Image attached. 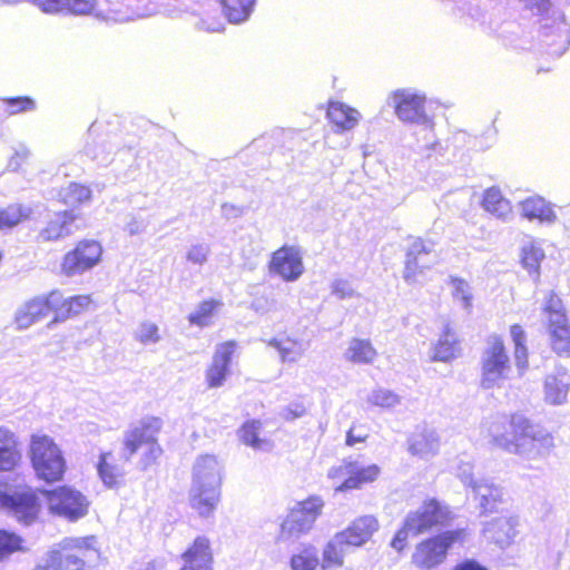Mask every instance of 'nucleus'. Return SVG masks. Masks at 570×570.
Segmentation results:
<instances>
[{
  "label": "nucleus",
  "mask_w": 570,
  "mask_h": 570,
  "mask_svg": "<svg viewBox=\"0 0 570 570\" xmlns=\"http://www.w3.org/2000/svg\"><path fill=\"white\" fill-rule=\"evenodd\" d=\"M61 569V553L58 550L48 551L42 558L39 559L32 570H60Z\"/></svg>",
  "instance_id": "3c124183"
},
{
  "label": "nucleus",
  "mask_w": 570,
  "mask_h": 570,
  "mask_svg": "<svg viewBox=\"0 0 570 570\" xmlns=\"http://www.w3.org/2000/svg\"><path fill=\"white\" fill-rule=\"evenodd\" d=\"M304 411H305V410H304V407H303V406L297 405V406H296V409H295V411H293V416H292V417L294 419V417H299V416H302V415L304 414Z\"/></svg>",
  "instance_id": "774afa93"
},
{
  "label": "nucleus",
  "mask_w": 570,
  "mask_h": 570,
  "mask_svg": "<svg viewBox=\"0 0 570 570\" xmlns=\"http://www.w3.org/2000/svg\"><path fill=\"white\" fill-rule=\"evenodd\" d=\"M137 570H161V567L158 563L150 561V562L142 564Z\"/></svg>",
  "instance_id": "69168bd1"
},
{
  "label": "nucleus",
  "mask_w": 570,
  "mask_h": 570,
  "mask_svg": "<svg viewBox=\"0 0 570 570\" xmlns=\"http://www.w3.org/2000/svg\"><path fill=\"white\" fill-rule=\"evenodd\" d=\"M327 117L335 128V132L354 129L362 116L361 112L340 101L331 102L327 109Z\"/></svg>",
  "instance_id": "cd10ccee"
},
{
  "label": "nucleus",
  "mask_w": 570,
  "mask_h": 570,
  "mask_svg": "<svg viewBox=\"0 0 570 570\" xmlns=\"http://www.w3.org/2000/svg\"><path fill=\"white\" fill-rule=\"evenodd\" d=\"M347 542L345 534L340 531L326 542L322 551L323 570L338 569L344 566L345 556L355 549Z\"/></svg>",
  "instance_id": "393cba45"
},
{
  "label": "nucleus",
  "mask_w": 570,
  "mask_h": 570,
  "mask_svg": "<svg viewBox=\"0 0 570 570\" xmlns=\"http://www.w3.org/2000/svg\"><path fill=\"white\" fill-rule=\"evenodd\" d=\"M160 429V421L150 417L140 422L139 425L132 428L125 435L124 456L128 461L131 455L138 451H142L141 465L146 469L154 463L161 454V448L156 441V434Z\"/></svg>",
  "instance_id": "0eeeda50"
},
{
  "label": "nucleus",
  "mask_w": 570,
  "mask_h": 570,
  "mask_svg": "<svg viewBox=\"0 0 570 570\" xmlns=\"http://www.w3.org/2000/svg\"><path fill=\"white\" fill-rule=\"evenodd\" d=\"M180 570H213V551L206 537H197L181 556Z\"/></svg>",
  "instance_id": "5701e85b"
},
{
  "label": "nucleus",
  "mask_w": 570,
  "mask_h": 570,
  "mask_svg": "<svg viewBox=\"0 0 570 570\" xmlns=\"http://www.w3.org/2000/svg\"><path fill=\"white\" fill-rule=\"evenodd\" d=\"M261 428V423L258 421L246 422L240 431L239 435L242 441L252 446L255 450H268L269 443L266 440L258 438V430Z\"/></svg>",
  "instance_id": "a19ab883"
},
{
  "label": "nucleus",
  "mask_w": 570,
  "mask_h": 570,
  "mask_svg": "<svg viewBox=\"0 0 570 570\" xmlns=\"http://www.w3.org/2000/svg\"><path fill=\"white\" fill-rule=\"evenodd\" d=\"M376 356L377 352L368 340L353 338L345 351V358L358 364L373 363Z\"/></svg>",
  "instance_id": "e433bc0d"
},
{
  "label": "nucleus",
  "mask_w": 570,
  "mask_h": 570,
  "mask_svg": "<svg viewBox=\"0 0 570 570\" xmlns=\"http://www.w3.org/2000/svg\"><path fill=\"white\" fill-rule=\"evenodd\" d=\"M548 331L552 350L563 357H570V325L561 299L550 294L544 305Z\"/></svg>",
  "instance_id": "9d476101"
},
{
  "label": "nucleus",
  "mask_w": 570,
  "mask_h": 570,
  "mask_svg": "<svg viewBox=\"0 0 570 570\" xmlns=\"http://www.w3.org/2000/svg\"><path fill=\"white\" fill-rule=\"evenodd\" d=\"M219 305L220 303L214 299L200 303L197 308L189 314V323L199 327L208 326L212 322L216 308Z\"/></svg>",
  "instance_id": "79ce46f5"
},
{
  "label": "nucleus",
  "mask_w": 570,
  "mask_h": 570,
  "mask_svg": "<svg viewBox=\"0 0 570 570\" xmlns=\"http://www.w3.org/2000/svg\"><path fill=\"white\" fill-rule=\"evenodd\" d=\"M66 9L75 14H95L108 22H126L132 19L122 10L118 0H66Z\"/></svg>",
  "instance_id": "2eb2a0df"
},
{
  "label": "nucleus",
  "mask_w": 570,
  "mask_h": 570,
  "mask_svg": "<svg viewBox=\"0 0 570 570\" xmlns=\"http://www.w3.org/2000/svg\"><path fill=\"white\" fill-rule=\"evenodd\" d=\"M253 307L258 313H266L268 308L263 304V298H256L253 302Z\"/></svg>",
  "instance_id": "0e129e2a"
},
{
  "label": "nucleus",
  "mask_w": 570,
  "mask_h": 570,
  "mask_svg": "<svg viewBox=\"0 0 570 570\" xmlns=\"http://www.w3.org/2000/svg\"><path fill=\"white\" fill-rule=\"evenodd\" d=\"M76 218L72 212L56 213L40 230L39 238L43 242H55L71 235L77 229Z\"/></svg>",
  "instance_id": "a878e982"
},
{
  "label": "nucleus",
  "mask_w": 570,
  "mask_h": 570,
  "mask_svg": "<svg viewBox=\"0 0 570 570\" xmlns=\"http://www.w3.org/2000/svg\"><path fill=\"white\" fill-rule=\"evenodd\" d=\"M50 513L75 522L88 514L90 502L80 491L63 485L51 491H42Z\"/></svg>",
  "instance_id": "1a4fd4ad"
},
{
  "label": "nucleus",
  "mask_w": 570,
  "mask_h": 570,
  "mask_svg": "<svg viewBox=\"0 0 570 570\" xmlns=\"http://www.w3.org/2000/svg\"><path fill=\"white\" fill-rule=\"evenodd\" d=\"M234 342H225L216 347L212 364L206 371L207 385L210 389L222 386L230 374L232 356L235 352Z\"/></svg>",
  "instance_id": "4be33fe9"
},
{
  "label": "nucleus",
  "mask_w": 570,
  "mask_h": 570,
  "mask_svg": "<svg viewBox=\"0 0 570 570\" xmlns=\"http://www.w3.org/2000/svg\"><path fill=\"white\" fill-rule=\"evenodd\" d=\"M367 401L375 406L394 407L400 404L401 399L390 390L376 389L371 392Z\"/></svg>",
  "instance_id": "49530a36"
},
{
  "label": "nucleus",
  "mask_w": 570,
  "mask_h": 570,
  "mask_svg": "<svg viewBox=\"0 0 570 570\" xmlns=\"http://www.w3.org/2000/svg\"><path fill=\"white\" fill-rule=\"evenodd\" d=\"M21 2H29V0H0V6H16Z\"/></svg>",
  "instance_id": "338daca9"
},
{
  "label": "nucleus",
  "mask_w": 570,
  "mask_h": 570,
  "mask_svg": "<svg viewBox=\"0 0 570 570\" xmlns=\"http://www.w3.org/2000/svg\"><path fill=\"white\" fill-rule=\"evenodd\" d=\"M209 254V246L205 243H199L194 244L188 248L186 258L193 264L204 265L207 262Z\"/></svg>",
  "instance_id": "603ef678"
},
{
  "label": "nucleus",
  "mask_w": 570,
  "mask_h": 570,
  "mask_svg": "<svg viewBox=\"0 0 570 570\" xmlns=\"http://www.w3.org/2000/svg\"><path fill=\"white\" fill-rule=\"evenodd\" d=\"M544 258L543 250L530 245L522 250V264L530 273H538L541 261Z\"/></svg>",
  "instance_id": "de8ad7c7"
},
{
  "label": "nucleus",
  "mask_w": 570,
  "mask_h": 570,
  "mask_svg": "<svg viewBox=\"0 0 570 570\" xmlns=\"http://www.w3.org/2000/svg\"><path fill=\"white\" fill-rule=\"evenodd\" d=\"M269 273L285 282H295L304 273L302 252L296 246H283L272 254Z\"/></svg>",
  "instance_id": "f3484780"
},
{
  "label": "nucleus",
  "mask_w": 570,
  "mask_h": 570,
  "mask_svg": "<svg viewBox=\"0 0 570 570\" xmlns=\"http://www.w3.org/2000/svg\"><path fill=\"white\" fill-rule=\"evenodd\" d=\"M223 464L215 455H199L193 465L188 491L189 507L198 517L214 515L222 497Z\"/></svg>",
  "instance_id": "f03ea898"
},
{
  "label": "nucleus",
  "mask_w": 570,
  "mask_h": 570,
  "mask_svg": "<svg viewBox=\"0 0 570 570\" xmlns=\"http://www.w3.org/2000/svg\"><path fill=\"white\" fill-rule=\"evenodd\" d=\"M321 563L318 549L312 543H302L289 559L292 570H316Z\"/></svg>",
  "instance_id": "c9c22d12"
},
{
  "label": "nucleus",
  "mask_w": 570,
  "mask_h": 570,
  "mask_svg": "<svg viewBox=\"0 0 570 570\" xmlns=\"http://www.w3.org/2000/svg\"><path fill=\"white\" fill-rule=\"evenodd\" d=\"M514 360L515 366L520 375H523L528 370V348L525 344L514 345Z\"/></svg>",
  "instance_id": "13d9d810"
},
{
  "label": "nucleus",
  "mask_w": 570,
  "mask_h": 570,
  "mask_svg": "<svg viewBox=\"0 0 570 570\" xmlns=\"http://www.w3.org/2000/svg\"><path fill=\"white\" fill-rule=\"evenodd\" d=\"M59 291H52L48 295L36 296L22 304L16 313V323L19 328H29L35 323L55 313L59 305Z\"/></svg>",
  "instance_id": "a211bd4d"
},
{
  "label": "nucleus",
  "mask_w": 570,
  "mask_h": 570,
  "mask_svg": "<svg viewBox=\"0 0 570 570\" xmlns=\"http://www.w3.org/2000/svg\"><path fill=\"white\" fill-rule=\"evenodd\" d=\"M59 305L55 307V318L49 323V327L58 322H63L69 317H73L86 311L91 304L89 295H77L65 298L62 293L59 292Z\"/></svg>",
  "instance_id": "2f4dec72"
},
{
  "label": "nucleus",
  "mask_w": 570,
  "mask_h": 570,
  "mask_svg": "<svg viewBox=\"0 0 570 570\" xmlns=\"http://www.w3.org/2000/svg\"><path fill=\"white\" fill-rule=\"evenodd\" d=\"M541 38L550 55L560 57L566 52L570 45V24L562 12L553 10L542 18Z\"/></svg>",
  "instance_id": "4468645a"
},
{
  "label": "nucleus",
  "mask_w": 570,
  "mask_h": 570,
  "mask_svg": "<svg viewBox=\"0 0 570 570\" xmlns=\"http://www.w3.org/2000/svg\"><path fill=\"white\" fill-rule=\"evenodd\" d=\"M461 353L460 342L456 334L446 325L438 342L431 350V360L434 362H450Z\"/></svg>",
  "instance_id": "c756f323"
},
{
  "label": "nucleus",
  "mask_w": 570,
  "mask_h": 570,
  "mask_svg": "<svg viewBox=\"0 0 570 570\" xmlns=\"http://www.w3.org/2000/svg\"><path fill=\"white\" fill-rule=\"evenodd\" d=\"M147 225L145 223V220L140 217H137L135 215H128L127 216V222L125 223V226H124V229L129 234V235H138V234H141L142 232H145Z\"/></svg>",
  "instance_id": "bf43d9fd"
},
{
  "label": "nucleus",
  "mask_w": 570,
  "mask_h": 570,
  "mask_svg": "<svg viewBox=\"0 0 570 570\" xmlns=\"http://www.w3.org/2000/svg\"><path fill=\"white\" fill-rule=\"evenodd\" d=\"M29 3H32L37 8H39L45 13H58L66 9V0H29Z\"/></svg>",
  "instance_id": "6e6d98bb"
},
{
  "label": "nucleus",
  "mask_w": 570,
  "mask_h": 570,
  "mask_svg": "<svg viewBox=\"0 0 570 570\" xmlns=\"http://www.w3.org/2000/svg\"><path fill=\"white\" fill-rule=\"evenodd\" d=\"M30 155L31 151L26 145H18L17 147L13 148V154L8 160L7 168L10 171H18L21 168V166L28 160Z\"/></svg>",
  "instance_id": "864d4df0"
},
{
  "label": "nucleus",
  "mask_w": 570,
  "mask_h": 570,
  "mask_svg": "<svg viewBox=\"0 0 570 570\" xmlns=\"http://www.w3.org/2000/svg\"><path fill=\"white\" fill-rule=\"evenodd\" d=\"M510 334L514 345L525 344V333L520 325H512L510 328Z\"/></svg>",
  "instance_id": "052dcab7"
},
{
  "label": "nucleus",
  "mask_w": 570,
  "mask_h": 570,
  "mask_svg": "<svg viewBox=\"0 0 570 570\" xmlns=\"http://www.w3.org/2000/svg\"><path fill=\"white\" fill-rule=\"evenodd\" d=\"M425 105L426 96L413 88L396 89L386 98V106L394 110L400 121L422 126L433 132L434 120L428 115Z\"/></svg>",
  "instance_id": "423d86ee"
},
{
  "label": "nucleus",
  "mask_w": 570,
  "mask_h": 570,
  "mask_svg": "<svg viewBox=\"0 0 570 570\" xmlns=\"http://www.w3.org/2000/svg\"><path fill=\"white\" fill-rule=\"evenodd\" d=\"M380 473L381 469L376 464L362 465L356 461H344L338 466L331 468L327 475L330 479H344L335 489L337 492H344L374 482Z\"/></svg>",
  "instance_id": "ddd939ff"
},
{
  "label": "nucleus",
  "mask_w": 570,
  "mask_h": 570,
  "mask_svg": "<svg viewBox=\"0 0 570 570\" xmlns=\"http://www.w3.org/2000/svg\"><path fill=\"white\" fill-rule=\"evenodd\" d=\"M102 247L96 240H81L68 252L62 261L61 271L67 276L80 275L95 267L101 257Z\"/></svg>",
  "instance_id": "dca6fc26"
},
{
  "label": "nucleus",
  "mask_w": 570,
  "mask_h": 570,
  "mask_svg": "<svg viewBox=\"0 0 570 570\" xmlns=\"http://www.w3.org/2000/svg\"><path fill=\"white\" fill-rule=\"evenodd\" d=\"M482 206L485 212L503 222H508L512 218L511 203L497 187H491L484 191Z\"/></svg>",
  "instance_id": "473e14b6"
},
{
  "label": "nucleus",
  "mask_w": 570,
  "mask_h": 570,
  "mask_svg": "<svg viewBox=\"0 0 570 570\" xmlns=\"http://www.w3.org/2000/svg\"><path fill=\"white\" fill-rule=\"evenodd\" d=\"M59 196L66 205L78 206L91 199V190L85 185L70 183L60 190Z\"/></svg>",
  "instance_id": "ea45409f"
},
{
  "label": "nucleus",
  "mask_w": 570,
  "mask_h": 570,
  "mask_svg": "<svg viewBox=\"0 0 570 570\" xmlns=\"http://www.w3.org/2000/svg\"><path fill=\"white\" fill-rule=\"evenodd\" d=\"M110 452L102 453L99 458L97 470L102 482L111 488L117 484L118 479L122 475L121 469L115 464Z\"/></svg>",
  "instance_id": "58836bf2"
},
{
  "label": "nucleus",
  "mask_w": 570,
  "mask_h": 570,
  "mask_svg": "<svg viewBox=\"0 0 570 570\" xmlns=\"http://www.w3.org/2000/svg\"><path fill=\"white\" fill-rule=\"evenodd\" d=\"M466 532L463 529L445 531L416 546L412 562L420 569L431 570L443 563L448 550L455 543L464 541Z\"/></svg>",
  "instance_id": "6e6552de"
},
{
  "label": "nucleus",
  "mask_w": 570,
  "mask_h": 570,
  "mask_svg": "<svg viewBox=\"0 0 570 570\" xmlns=\"http://www.w3.org/2000/svg\"><path fill=\"white\" fill-rule=\"evenodd\" d=\"M365 439H366L365 434H355L354 429H351L346 435V444L350 446H353L356 443L364 442Z\"/></svg>",
  "instance_id": "e2e57ef3"
},
{
  "label": "nucleus",
  "mask_w": 570,
  "mask_h": 570,
  "mask_svg": "<svg viewBox=\"0 0 570 570\" xmlns=\"http://www.w3.org/2000/svg\"><path fill=\"white\" fill-rule=\"evenodd\" d=\"M30 215V209L21 205H10L0 209V229L11 228Z\"/></svg>",
  "instance_id": "c03bdc74"
},
{
  "label": "nucleus",
  "mask_w": 570,
  "mask_h": 570,
  "mask_svg": "<svg viewBox=\"0 0 570 570\" xmlns=\"http://www.w3.org/2000/svg\"><path fill=\"white\" fill-rule=\"evenodd\" d=\"M569 392L570 371L563 365H557L543 379V401L551 406H561L568 402Z\"/></svg>",
  "instance_id": "aec40b11"
},
{
  "label": "nucleus",
  "mask_w": 570,
  "mask_h": 570,
  "mask_svg": "<svg viewBox=\"0 0 570 570\" xmlns=\"http://www.w3.org/2000/svg\"><path fill=\"white\" fill-rule=\"evenodd\" d=\"M134 338L142 345H153L161 341V335L156 323L144 321L134 331Z\"/></svg>",
  "instance_id": "37998d69"
},
{
  "label": "nucleus",
  "mask_w": 570,
  "mask_h": 570,
  "mask_svg": "<svg viewBox=\"0 0 570 570\" xmlns=\"http://www.w3.org/2000/svg\"><path fill=\"white\" fill-rule=\"evenodd\" d=\"M223 12L232 23L246 21L255 4V0H222Z\"/></svg>",
  "instance_id": "4c0bfd02"
},
{
  "label": "nucleus",
  "mask_w": 570,
  "mask_h": 570,
  "mask_svg": "<svg viewBox=\"0 0 570 570\" xmlns=\"http://www.w3.org/2000/svg\"><path fill=\"white\" fill-rule=\"evenodd\" d=\"M519 519L515 515H499L485 522L483 537L500 548L509 547L517 537Z\"/></svg>",
  "instance_id": "412c9836"
},
{
  "label": "nucleus",
  "mask_w": 570,
  "mask_h": 570,
  "mask_svg": "<svg viewBox=\"0 0 570 570\" xmlns=\"http://www.w3.org/2000/svg\"><path fill=\"white\" fill-rule=\"evenodd\" d=\"M431 246L421 238H414L407 248L403 279L407 284H422L426 279V271L431 264L425 259L431 253Z\"/></svg>",
  "instance_id": "6ab92c4d"
},
{
  "label": "nucleus",
  "mask_w": 570,
  "mask_h": 570,
  "mask_svg": "<svg viewBox=\"0 0 570 570\" xmlns=\"http://www.w3.org/2000/svg\"><path fill=\"white\" fill-rule=\"evenodd\" d=\"M96 538H65L58 543V551L61 553L60 570H85L99 558L96 547Z\"/></svg>",
  "instance_id": "9b49d317"
},
{
  "label": "nucleus",
  "mask_w": 570,
  "mask_h": 570,
  "mask_svg": "<svg viewBox=\"0 0 570 570\" xmlns=\"http://www.w3.org/2000/svg\"><path fill=\"white\" fill-rule=\"evenodd\" d=\"M20 544V537L4 530H0V560L19 550Z\"/></svg>",
  "instance_id": "8fccbe9b"
},
{
  "label": "nucleus",
  "mask_w": 570,
  "mask_h": 570,
  "mask_svg": "<svg viewBox=\"0 0 570 570\" xmlns=\"http://www.w3.org/2000/svg\"><path fill=\"white\" fill-rule=\"evenodd\" d=\"M323 507L324 501L320 497H309L298 502L283 521L281 525L282 535L298 538L308 533L321 515Z\"/></svg>",
  "instance_id": "f8f14e48"
},
{
  "label": "nucleus",
  "mask_w": 570,
  "mask_h": 570,
  "mask_svg": "<svg viewBox=\"0 0 570 570\" xmlns=\"http://www.w3.org/2000/svg\"><path fill=\"white\" fill-rule=\"evenodd\" d=\"M522 217L528 220H539L543 224H553L557 220L551 204L540 196H531L519 203Z\"/></svg>",
  "instance_id": "c85d7f7f"
},
{
  "label": "nucleus",
  "mask_w": 570,
  "mask_h": 570,
  "mask_svg": "<svg viewBox=\"0 0 570 570\" xmlns=\"http://www.w3.org/2000/svg\"><path fill=\"white\" fill-rule=\"evenodd\" d=\"M332 294L340 299L352 298L358 296L352 283L347 279L337 278L331 284Z\"/></svg>",
  "instance_id": "5fc2aeb1"
},
{
  "label": "nucleus",
  "mask_w": 570,
  "mask_h": 570,
  "mask_svg": "<svg viewBox=\"0 0 570 570\" xmlns=\"http://www.w3.org/2000/svg\"><path fill=\"white\" fill-rule=\"evenodd\" d=\"M492 444L525 461L546 459L554 449V436L521 413L500 415L487 423Z\"/></svg>",
  "instance_id": "f257e3e1"
},
{
  "label": "nucleus",
  "mask_w": 570,
  "mask_h": 570,
  "mask_svg": "<svg viewBox=\"0 0 570 570\" xmlns=\"http://www.w3.org/2000/svg\"><path fill=\"white\" fill-rule=\"evenodd\" d=\"M450 514L448 507L441 505L436 500L424 502L417 510L406 515L403 527L396 532L391 546L397 551L403 550L409 535H417L443 524L450 519Z\"/></svg>",
  "instance_id": "39448f33"
},
{
  "label": "nucleus",
  "mask_w": 570,
  "mask_h": 570,
  "mask_svg": "<svg viewBox=\"0 0 570 570\" xmlns=\"http://www.w3.org/2000/svg\"><path fill=\"white\" fill-rule=\"evenodd\" d=\"M268 345L277 350L283 363L298 362L307 350L305 342L288 336L273 338L268 342Z\"/></svg>",
  "instance_id": "f704fd0d"
},
{
  "label": "nucleus",
  "mask_w": 570,
  "mask_h": 570,
  "mask_svg": "<svg viewBox=\"0 0 570 570\" xmlns=\"http://www.w3.org/2000/svg\"><path fill=\"white\" fill-rule=\"evenodd\" d=\"M471 489L483 513L495 511L498 504L502 502V489L488 479H479Z\"/></svg>",
  "instance_id": "bb28decb"
},
{
  "label": "nucleus",
  "mask_w": 570,
  "mask_h": 570,
  "mask_svg": "<svg viewBox=\"0 0 570 570\" xmlns=\"http://www.w3.org/2000/svg\"><path fill=\"white\" fill-rule=\"evenodd\" d=\"M452 570H488L474 560H465L458 563Z\"/></svg>",
  "instance_id": "680f3d73"
},
{
  "label": "nucleus",
  "mask_w": 570,
  "mask_h": 570,
  "mask_svg": "<svg viewBox=\"0 0 570 570\" xmlns=\"http://www.w3.org/2000/svg\"><path fill=\"white\" fill-rule=\"evenodd\" d=\"M380 524L374 515H362L353 520L347 528L340 531L345 534L347 543L355 549L366 544L379 530Z\"/></svg>",
  "instance_id": "b1692460"
},
{
  "label": "nucleus",
  "mask_w": 570,
  "mask_h": 570,
  "mask_svg": "<svg viewBox=\"0 0 570 570\" xmlns=\"http://www.w3.org/2000/svg\"><path fill=\"white\" fill-rule=\"evenodd\" d=\"M440 441L434 430L424 429L415 432L409 440V451L413 455L428 458L434 455L439 450Z\"/></svg>",
  "instance_id": "72a5a7b5"
},
{
  "label": "nucleus",
  "mask_w": 570,
  "mask_h": 570,
  "mask_svg": "<svg viewBox=\"0 0 570 570\" xmlns=\"http://www.w3.org/2000/svg\"><path fill=\"white\" fill-rule=\"evenodd\" d=\"M20 459L18 436L10 429L0 426V472L11 471Z\"/></svg>",
  "instance_id": "7c9ffc66"
},
{
  "label": "nucleus",
  "mask_w": 570,
  "mask_h": 570,
  "mask_svg": "<svg viewBox=\"0 0 570 570\" xmlns=\"http://www.w3.org/2000/svg\"><path fill=\"white\" fill-rule=\"evenodd\" d=\"M2 102L7 106L6 112L9 115L33 111L37 108L36 101L30 97L6 98Z\"/></svg>",
  "instance_id": "09e8293b"
},
{
  "label": "nucleus",
  "mask_w": 570,
  "mask_h": 570,
  "mask_svg": "<svg viewBox=\"0 0 570 570\" xmlns=\"http://www.w3.org/2000/svg\"><path fill=\"white\" fill-rule=\"evenodd\" d=\"M456 476L469 488H472L478 482L473 476V466L470 462L461 461L458 464Z\"/></svg>",
  "instance_id": "4d7b16f0"
},
{
  "label": "nucleus",
  "mask_w": 570,
  "mask_h": 570,
  "mask_svg": "<svg viewBox=\"0 0 570 570\" xmlns=\"http://www.w3.org/2000/svg\"><path fill=\"white\" fill-rule=\"evenodd\" d=\"M451 284L454 301L458 302L462 308L470 311L473 301V291L471 285L462 278H453Z\"/></svg>",
  "instance_id": "a18cd8bd"
},
{
  "label": "nucleus",
  "mask_w": 570,
  "mask_h": 570,
  "mask_svg": "<svg viewBox=\"0 0 570 570\" xmlns=\"http://www.w3.org/2000/svg\"><path fill=\"white\" fill-rule=\"evenodd\" d=\"M480 364V384L484 390L500 389L510 379L511 361L500 336L491 335L488 337Z\"/></svg>",
  "instance_id": "7ed1b4c3"
},
{
  "label": "nucleus",
  "mask_w": 570,
  "mask_h": 570,
  "mask_svg": "<svg viewBox=\"0 0 570 570\" xmlns=\"http://www.w3.org/2000/svg\"><path fill=\"white\" fill-rule=\"evenodd\" d=\"M30 459L36 474L46 482L62 479L66 461L53 439L46 434H33L30 440Z\"/></svg>",
  "instance_id": "20e7f679"
}]
</instances>
